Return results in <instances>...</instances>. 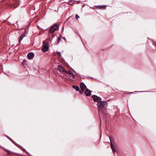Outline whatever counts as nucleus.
<instances>
[{"instance_id":"nucleus-3","label":"nucleus","mask_w":156,"mask_h":156,"mask_svg":"<svg viewBox=\"0 0 156 156\" xmlns=\"http://www.w3.org/2000/svg\"><path fill=\"white\" fill-rule=\"evenodd\" d=\"M92 97L93 99V101L95 102H98V103H99L101 101V98L96 95H93L92 96Z\"/></svg>"},{"instance_id":"nucleus-9","label":"nucleus","mask_w":156,"mask_h":156,"mask_svg":"<svg viewBox=\"0 0 156 156\" xmlns=\"http://www.w3.org/2000/svg\"><path fill=\"white\" fill-rule=\"evenodd\" d=\"M58 69L59 71H60L61 72H62L65 73V71H65L64 68H63L61 65H58Z\"/></svg>"},{"instance_id":"nucleus-16","label":"nucleus","mask_w":156,"mask_h":156,"mask_svg":"<svg viewBox=\"0 0 156 156\" xmlns=\"http://www.w3.org/2000/svg\"><path fill=\"white\" fill-rule=\"evenodd\" d=\"M76 19L78 20V19L80 18L79 16L77 14H76L75 16Z\"/></svg>"},{"instance_id":"nucleus-12","label":"nucleus","mask_w":156,"mask_h":156,"mask_svg":"<svg viewBox=\"0 0 156 156\" xmlns=\"http://www.w3.org/2000/svg\"><path fill=\"white\" fill-rule=\"evenodd\" d=\"M95 7L96 8H98L99 9H104L105 7L104 6H101V5L95 6Z\"/></svg>"},{"instance_id":"nucleus-7","label":"nucleus","mask_w":156,"mask_h":156,"mask_svg":"<svg viewBox=\"0 0 156 156\" xmlns=\"http://www.w3.org/2000/svg\"><path fill=\"white\" fill-rule=\"evenodd\" d=\"M110 140V146L111 147L112 149V152L113 153H114L115 151V146H114L112 144V141L111 140V139L109 137Z\"/></svg>"},{"instance_id":"nucleus-10","label":"nucleus","mask_w":156,"mask_h":156,"mask_svg":"<svg viewBox=\"0 0 156 156\" xmlns=\"http://www.w3.org/2000/svg\"><path fill=\"white\" fill-rule=\"evenodd\" d=\"M85 93L87 96H89L91 94V91L88 89H87L85 90Z\"/></svg>"},{"instance_id":"nucleus-1","label":"nucleus","mask_w":156,"mask_h":156,"mask_svg":"<svg viewBox=\"0 0 156 156\" xmlns=\"http://www.w3.org/2000/svg\"><path fill=\"white\" fill-rule=\"evenodd\" d=\"M107 102L104 101H101L98 103L97 108L99 114L103 112V111L106 110L105 107L107 106Z\"/></svg>"},{"instance_id":"nucleus-2","label":"nucleus","mask_w":156,"mask_h":156,"mask_svg":"<svg viewBox=\"0 0 156 156\" xmlns=\"http://www.w3.org/2000/svg\"><path fill=\"white\" fill-rule=\"evenodd\" d=\"M58 25L55 23L52 26L49 30V32L51 33H53L58 28Z\"/></svg>"},{"instance_id":"nucleus-17","label":"nucleus","mask_w":156,"mask_h":156,"mask_svg":"<svg viewBox=\"0 0 156 156\" xmlns=\"http://www.w3.org/2000/svg\"><path fill=\"white\" fill-rule=\"evenodd\" d=\"M91 8L92 9H94V8L93 7H91Z\"/></svg>"},{"instance_id":"nucleus-8","label":"nucleus","mask_w":156,"mask_h":156,"mask_svg":"<svg viewBox=\"0 0 156 156\" xmlns=\"http://www.w3.org/2000/svg\"><path fill=\"white\" fill-rule=\"evenodd\" d=\"M80 87L81 89L83 90V92L84 90L85 89L86 87V85L83 83H80Z\"/></svg>"},{"instance_id":"nucleus-11","label":"nucleus","mask_w":156,"mask_h":156,"mask_svg":"<svg viewBox=\"0 0 156 156\" xmlns=\"http://www.w3.org/2000/svg\"><path fill=\"white\" fill-rule=\"evenodd\" d=\"M27 56L29 59H30L34 58V55L33 52H30L28 54Z\"/></svg>"},{"instance_id":"nucleus-15","label":"nucleus","mask_w":156,"mask_h":156,"mask_svg":"<svg viewBox=\"0 0 156 156\" xmlns=\"http://www.w3.org/2000/svg\"><path fill=\"white\" fill-rule=\"evenodd\" d=\"M61 38L60 37H59L57 39V43H59L61 41Z\"/></svg>"},{"instance_id":"nucleus-14","label":"nucleus","mask_w":156,"mask_h":156,"mask_svg":"<svg viewBox=\"0 0 156 156\" xmlns=\"http://www.w3.org/2000/svg\"><path fill=\"white\" fill-rule=\"evenodd\" d=\"M57 55H58V57L59 58H60L61 56V53L60 52H58L57 53Z\"/></svg>"},{"instance_id":"nucleus-13","label":"nucleus","mask_w":156,"mask_h":156,"mask_svg":"<svg viewBox=\"0 0 156 156\" xmlns=\"http://www.w3.org/2000/svg\"><path fill=\"white\" fill-rule=\"evenodd\" d=\"M73 87L77 91L79 90V87L78 86L73 85Z\"/></svg>"},{"instance_id":"nucleus-4","label":"nucleus","mask_w":156,"mask_h":156,"mask_svg":"<svg viewBox=\"0 0 156 156\" xmlns=\"http://www.w3.org/2000/svg\"><path fill=\"white\" fill-rule=\"evenodd\" d=\"M65 73L68 74L69 76L72 79L74 78H75V75L73 74L72 72L71 71H65Z\"/></svg>"},{"instance_id":"nucleus-6","label":"nucleus","mask_w":156,"mask_h":156,"mask_svg":"<svg viewBox=\"0 0 156 156\" xmlns=\"http://www.w3.org/2000/svg\"><path fill=\"white\" fill-rule=\"evenodd\" d=\"M48 44H46L43 46L42 50L43 52H45L48 51Z\"/></svg>"},{"instance_id":"nucleus-5","label":"nucleus","mask_w":156,"mask_h":156,"mask_svg":"<svg viewBox=\"0 0 156 156\" xmlns=\"http://www.w3.org/2000/svg\"><path fill=\"white\" fill-rule=\"evenodd\" d=\"M24 31V33L22 34L20 36V38L19 39V42L20 43V42L22 40L23 38L26 36V34H27L26 30L25 29H23Z\"/></svg>"}]
</instances>
